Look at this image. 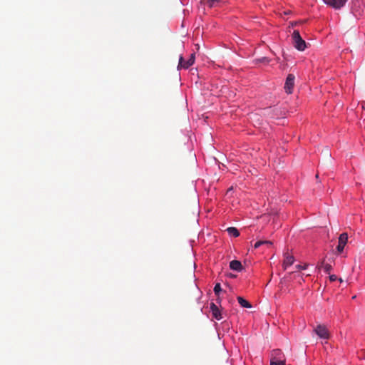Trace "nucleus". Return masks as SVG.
I'll return each mask as SVG.
<instances>
[{
  "label": "nucleus",
  "instance_id": "f257e3e1",
  "mask_svg": "<svg viewBox=\"0 0 365 365\" xmlns=\"http://www.w3.org/2000/svg\"><path fill=\"white\" fill-rule=\"evenodd\" d=\"M292 43L296 49L303 51L307 48V43L300 36L298 30H294L292 34Z\"/></svg>",
  "mask_w": 365,
  "mask_h": 365
},
{
  "label": "nucleus",
  "instance_id": "f03ea898",
  "mask_svg": "<svg viewBox=\"0 0 365 365\" xmlns=\"http://www.w3.org/2000/svg\"><path fill=\"white\" fill-rule=\"evenodd\" d=\"M195 53H192L190 55V58L187 59V61H186L184 60L183 57L182 56H180V58H179V63L178 66V69H180L182 68H185V69L188 68L190 66L193 65V63H195Z\"/></svg>",
  "mask_w": 365,
  "mask_h": 365
},
{
  "label": "nucleus",
  "instance_id": "7ed1b4c3",
  "mask_svg": "<svg viewBox=\"0 0 365 365\" xmlns=\"http://www.w3.org/2000/svg\"><path fill=\"white\" fill-rule=\"evenodd\" d=\"M294 76L293 74H289L287 77L285 83H284V90L287 93L291 94L293 91L294 86Z\"/></svg>",
  "mask_w": 365,
  "mask_h": 365
},
{
  "label": "nucleus",
  "instance_id": "20e7f679",
  "mask_svg": "<svg viewBox=\"0 0 365 365\" xmlns=\"http://www.w3.org/2000/svg\"><path fill=\"white\" fill-rule=\"evenodd\" d=\"M348 0H323L327 5L335 9H339L343 7Z\"/></svg>",
  "mask_w": 365,
  "mask_h": 365
},
{
  "label": "nucleus",
  "instance_id": "39448f33",
  "mask_svg": "<svg viewBox=\"0 0 365 365\" xmlns=\"http://www.w3.org/2000/svg\"><path fill=\"white\" fill-rule=\"evenodd\" d=\"M315 333L322 339H327L329 338V334L327 327L324 325L319 324L314 329Z\"/></svg>",
  "mask_w": 365,
  "mask_h": 365
},
{
  "label": "nucleus",
  "instance_id": "423d86ee",
  "mask_svg": "<svg viewBox=\"0 0 365 365\" xmlns=\"http://www.w3.org/2000/svg\"><path fill=\"white\" fill-rule=\"evenodd\" d=\"M348 241V235L346 232H343L339 235V243L336 247V250L339 252H341L344 250L345 245Z\"/></svg>",
  "mask_w": 365,
  "mask_h": 365
},
{
  "label": "nucleus",
  "instance_id": "0eeeda50",
  "mask_svg": "<svg viewBox=\"0 0 365 365\" xmlns=\"http://www.w3.org/2000/svg\"><path fill=\"white\" fill-rule=\"evenodd\" d=\"M284 259L283 261L282 267H283L284 269L286 270L288 267H289L294 264V257L293 255H292L289 253L288 250L284 253Z\"/></svg>",
  "mask_w": 365,
  "mask_h": 365
},
{
  "label": "nucleus",
  "instance_id": "6e6552de",
  "mask_svg": "<svg viewBox=\"0 0 365 365\" xmlns=\"http://www.w3.org/2000/svg\"><path fill=\"white\" fill-rule=\"evenodd\" d=\"M210 310L215 319L217 320H221L222 319L221 312L220 311L217 306L213 302L210 304Z\"/></svg>",
  "mask_w": 365,
  "mask_h": 365
},
{
  "label": "nucleus",
  "instance_id": "1a4fd4ad",
  "mask_svg": "<svg viewBox=\"0 0 365 365\" xmlns=\"http://www.w3.org/2000/svg\"><path fill=\"white\" fill-rule=\"evenodd\" d=\"M230 267L231 269L240 272L242 270L243 267L242 263L238 260H232L230 262Z\"/></svg>",
  "mask_w": 365,
  "mask_h": 365
},
{
  "label": "nucleus",
  "instance_id": "9d476101",
  "mask_svg": "<svg viewBox=\"0 0 365 365\" xmlns=\"http://www.w3.org/2000/svg\"><path fill=\"white\" fill-rule=\"evenodd\" d=\"M222 1V0H202L201 3L207 5L210 8H212L217 6Z\"/></svg>",
  "mask_w": 365,
  "mask_h": 365
},
{
  "label": "nucleus",
  "instance_id": "9b49d317",
  "mask_svg": "<svg viewBox=\"0 0 365 365\" xmlns=\"http://www.w3.org/2000/svg\"><path fill=\"white\" fill-rule=\"evenodd\" d=\"M277 359H284L283 353L279 349L273 350L272 354L271 360H276Z\"/></svg>",
  "mask_w": 365,
  "mask_h": 365
},
{
  "label": "nucleus",
  "instance_id": "f8f14e48",
  "mask_svg": "<svg viewBox=\"0 0 365 365\" xmlns=\"http://www.w3.org/2000/svg\"><path fill=\"white\" fill-rule=\"evenodd\" d=\"M237 299L241 307L245 308H250L252 307L251 304L242 297H237Z\"/></svg>",
  "mask_w": 365,
  "mask_h": 365
},
{
  "label": "nucleus",
  "instance_id": "ddd939ff",
  "mask_svg": "<svg viewBox=\"0 0 365 365\" xmlns=\"http://www.w3.org/2000/svg\"><path fill=\"white\" fill-rule=\"evenodd\" d=\"M226 231L227 232V233L230 236H232V237H238L240 235L239 230L236 227H228L226 230Z\"/></svg>",
  "mask_w": 365,
  "mask_h": 365
},
{
  "label": "nucleus",
  "instance_id": "4468645a",
  "mask_svg": "<svg viewBox=\"0 0 365 365\" xmlns=\"http://www.w3.org/2000/svg\"><path fill=\"white\" fill-rule=\"evenodd\" d=\"M319 268L324 269V272L328 274L332 269L331 265L329 264L325 263L324 260L321 262L320 265L319 266Z\"/></svg>",
  "mask_w": 365,
  "mask_h": 365
},
{
  "label": "nucleus",
  "instance_id": "2eb2a0df",
  "mask_svg": "<svg viewBox=\"0 0 365 365\" xmlns=\"http://www.w3.org/2000/svg\"><path fill=\"white\" fill-rule=\"evenodd\" d=\"M267 245L268 247H270L272 245V242L271 241H269V240H259V241H257L254 245V248L257 249V248L259 247L261 245Z\"/></svg>",
  "mask_w": 365,
  "mask_h": 365
},
{
  "label": "nucleus",
  "instance_id": "dca6fc26",
  "mask_svg": "<svg viewBox=\"0 0 365 365\" xmlns=\"http://www.w3.org/2000/svg\"><path fill=\"white\" fill-rule=\"evenodd\" d=\"M270 365H285V359H277L276 360H271Z\"/></svg>",
  "mask_w": 365,
  "mask_h": 365
},
{
  "label": "nucleus",
  "instance_id": "f3484780",
  "mask_svg": "<svg viewBox=\"0 0 365 365\" xmlns=\"http://www.w3.org/2000/svg\"><path fill=\"white\" fill-rule=\"evenodd\" d=\"M222 291L221 285L220 283H217L214 287V292L216 295H219L220 292Z\"/></svg>",
  "mask_w": 365,
  "mask_h": 365
},
{
  "label": "nucleus",
  "instance_id": "a211bd4d",
  "mask_svg": "<svg viewBox=\"0 0 365 365\" xmlns=\"http://www.w3.org/2000/svg\"><path fill=\"white\" fill-rule=\"evenodd\" d=\"M307 267H308L307 264H306L304 265L298 264V265L296 266V268L297 269L300 270V269H307Z\"/></svg>",
  "mask_w": 365,
  "mask_h": 365
},
{
  "label": "nucleus",
  "instance_id": "6ab92c4d",
  "mask_svg": "<svg viewBox=\"0 0 365 365\" xmlns=\"http://www.w3.org/2000/svg\"><path fill=\"white\" fill-rule=\"evenodd\" d=\"M259 61L262 62V63H268L269 62V58H267L266 57H263V58L259 59Z\"/></svg>",
  "mask_w": 365,
  "mask_h": 365
},
{
  "label": "nucleus",
  "instance_id": "aec40b11",
  "mask_svg": "<svg viewBox=\"0 0 365 365\" xmlns=\"http://www.w3.org/2000/svg\"><path fill=\"white\" fill-rule=\"evenodd\" d=\"M329 279H330V281L334 282V281L336 280V276L334 274L330 275Z\"/></svg>",
  "mask_w": 365,
  "mask_h": 365
},
{
  "label": "nucleus",
  "instance_id": "412c9836",
  "mask_svg": "<svg viewBox=\"0 0 365 365\" xmlns=\"http://www.w3.org/2000/svg\"><path fill=\"white\" fill-rule=\"evenodd\" d=\"M292 274V272H289V273H288V274H287V275H286V276H285V277L282 279V280H284H284H288V278L289 277V276H290Z\"/></svg>",
  "mask_w": 365,
  "mask_h": 365
},
{
  "label": "nucleus",
  "instance_id": "4be33fe9",
  "mask_svg": "<svg viewBox=\"0 0 365 365\" xmlns=\"http://www.w3.org/2000/svg\"><path fill=\"white\" fill-rule=\"evenodd\" d=\"M297 24H298V22L292 23V26H296Z\"/></svg>",
  "mask_w": 365,
  "mask_h": 365
},
{
  "label": "nucleus",
  "instance_id": "5701e85b",
  "mask_svg": "<svg viewBox=\"0 0 365 365\" xmlns=\"http://www.w3.org/2000/svg\"><path fill=\"white\" fill-rule=\"evenodd\" d=\"M326 154H327V155H329V152H328V150H327V151H326Z\"/></svg>",
  "mask_w": 365,
  "mask_h": 365
}]
</instances>
